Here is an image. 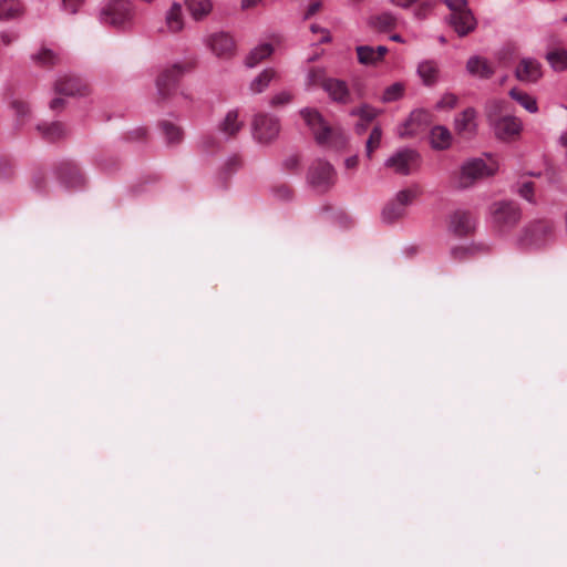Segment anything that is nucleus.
Instances as JSON below:
<instances>
[{
	"label": "nucleus",
	"instance_id": "nucleus-1",
	"mask_svg": "<svg viewBox=\"0 0 567 567\" xmlns=\"http://www.w3.org/2000/svg\"><path fill=\"white\" fill-rule=\"evenodd\" d=\"M300 115L311 131L318 145L330 150H341L346 146L348 138L344 131L340 127L329 125L317 109H301Z\"/></svg>",
	"mask_w": 567,
	"mask_h": 567
},
{
	"label": "nucleus",
	"instance_id": "nucleus-2",
	"mask_svg": "<svg viewBox=\"0 0 567 567\" xmlns=\"http://www.w3.org/2000/svg\"><path fill=\"white\" fill-rule=\"evenodd\" d=\"M486 158L474 157L465 161L460 169L457 186L468 188L476 182L494 176L499 169V163L492 154H486Z\"/></svg>",
	"mask_w": 567,
	"mask_h": 567
},
{
	"label": "nucleus",
	"instance_id": "nucleus-3",
	"mask_svg": "<svg viewBox=\"0 0 567 567\" xmlns=\"http://www.w3.org/2000/svg\"><path fill=\"white\" fill-rule=\"evenodd\" d=\"M102 23L116 29L128 30L134 25V6L128 1H114L106 4L100 14Z\"/></svg>",
	"mask_w": 567,
	"mask_h": 567
},
{
	"label": "nucleus",
	"instance_id": "nucleus-4",
	"mask_svg": "<svg viewBox=\"0 0 567 567\" xmlns=\"http://www.w3.org/2000/svg\"><path fill=\"white\" fill-rule=\"evenodd\" d=\"M503 102L493 103L495 110L502 109ZM488 123L495 136L503 141H511L519 135L522 122L512 115L498 116L496 111L491 110L487 114Z\"/></svg>",
	"mask_w": 567,
	"mask_h": 567
},
{
	"label": "nucleus",
	"instance_id": "nucleus-5",
	"mask_svg": "<svg viewBox=\"0 0 567 567\" xmlns=\"http://www.w3.org/2000/svg\"><path fill=\"white\" fill-rule=\"evenodd\" d=\"M193 68L190 62H177L164 68L156 79L157 94L163 99L167 97L175 90L178 80Z\"/></svg>",
	"mask_w": 567,
	"mask_h": 567
},
{
	"label": "nucleus",
	"instance_id": "nucleus-6",
	"mask_svg": "<svg viewBox=\"0 0 567 567\" xmlns=\"http://www.w3.org/2000/svg\"><path fill=\"white\" fill-rule=\"evenodd\" d=\"M251 125L254 140L260 144L271 143L280 133V122L278 117L270 114H256Z\"/></svg>",
	"mask_w": 567,
	"mask_h": 567
},
{
	"label": "nucleus",
	"instance_id": "nucleus-7",
	"mask_svg": "<svg viewBox=\"0 0 567 567\" xmlns=\"http://www.w3.org/2000/svg\"><path fill=\"white\" fill-rule=\"evenodd\" d=\"M554 226L547 220H537L528 225L522 237L519 245L525 248H538L545 245L553 236Z\"/></svg>",
	"mask_w": 567,
	"mask_h": 567
},
{
	"label": "nucleus",
	"instance_id": "nucleus-8",
	"mask_svg": "<svg viewBox=\"0 0 567 567\" xmlns=\"http://www.w3.org/2000/svg\"><path fill=\"white\" fill-rule=\"evenodd\" d=\"M417 196L416 189H403L396 193L382 210V219L385 223H393L405 215L406 207Z\"/></svg>",
	"mask_w": 567,
	"mask_h": 567
},
{
	"label": "nucleus",
	"instance_id": "nucleus-9",
	"mask_svg": "<svg viewBox=\"0 0 567 567\" xmlns=\"http://www.w3.org/2000/svg\"><path fill=\"white\" fill-rule=\"evenodd\" d=\"M493 224L499 230H506L520 219V210L514 203H495L489 208Z\"/></svg>",
	"mask_w": 567,
	"mask_h": 567
},
{
	"label": "nucleus",
	"instance_id": "nucleus-10",
	"mask_svg": "<svg viewBox=\"0 0 567 567\" xmlns=\"http://www.w3.org/2000/svg\"><path fill=\"white\" fill-rule=\"evenodd\" d=\"M308 181L316 189L326 192L336 182L334 168L330 163L319 159L309 168Z\"/></svg>",
	"mask_w": 567,
	"mask_h": 567
},
{
	"label": "nucleus",
	"instance_id": "nucleus-11",
	"mask_svg": "<svg viewBox=\"0 0 567 567\" xmlns=\"http://www.w3.org/2000/svg\"><path fill=\"white\" fill-rule=\"evenodd\" d=\"M432 123V114L423 109L414 110L411 112L409 118L404 122V124L399 127V135L411 136L417 134L420 131L424 130Z\"/></svg>",
	"mask_w": 567,
	"mask_h": 567
},
{
	"label": "nucleus",
	"instance_id": "nucleus-12",
	"mask_svg": "<svg viewBox=\"0 0 567 567\" xmlns=\"http://www.w3.org/2000/svg\"><path fill=\"white\" fill-rule=\"evenodd\" d=\"M205 43L218 58L229 59L235 54V42L226 32H217L208 35Z\"/></svg>",
	"mask_w": 567,
	"mask_h": 567
},
{
	"label": "nucleus",
	"instance_id": "nucleus-13",
	"mask_svg": "<svg viewBox=\"0 0 567 567\" xmlns=\"http://www.w3.org/2000/svg\"><path fill=\"white\" fill-rule=\"evenodd\" d=\"M417 158L413 150L404 148L390 156L384 165L401 175L410 174V165Z\"/></svg>",
	"mask_w": 567,
	"mask_h": 567
},
{
	"label": "nucleus",
	"instance_id": "nucleus-14",
	"mask_svg": "<svg viewBox=\"0 0 567 567\" xmlns=\"http://www.w3.org/2000/svg\"><path fill=\"white\" fill-rule=\"evenodd\" d=\"M454 128L463 138H472L476 134V111L472 107L464 110L454 120Z\"/></svg>",
	"mask_w": 567,
	"mask_h": 567
},
{
	"label": "nucleus",
	"instance_id": "nucleus-15",
	"mask_svg": "<svg viewBox=\"0 0 567 567\" xmlns=\"http://www.w3.org/2000/svg\"><path fill=\"white\" fill-rule=\"evenodd\" d=\"M516 79L524 83H535L542 75L540 63L533 58H524L518 63L515 71Z\"/></svg>",
	"mask_w": 567,
	"mask_h": 567
},
{
	"label": "nucleus",
	"instance_id": "nucleus-16",
	"mask_svg": "<svg viewBox=\"0 0 567 567\" xmlns=\"http://www.w3.org/2000/svg\"><path fill=\"white\" fill-rule=\"evenodd\" d=\"M474 227L475 220L468 212L457 209L451 214L449 228L456 236H465L470 234Z\"/></svg>",
	"mask_w": 567,
	"mask_h": 567
},
{
	"label": "nucleus",
	"instance_id": "nucleus-17",
	"mask_svg": "<svg viewBox=\"0 0 567 567\" xmlns=\"http://www.w3.org/2000/svg\"><path fill=\"white\" fill-rule=\"evenodd\" d=\"M55 91L68 96L84 95L87 93V85L76 76L63 75L55 82Z\"/></svg>",
	"mask_w": 567,
	"mask_h": 567
},
{
	"label": "nucleus",
	"instance_id": "nucleus-18",
	"mask_svg": "<svg viewBox=\"0 0 567 567\" xmlns=\"http://www.w3.org/2000/svg\"><path fill=\"white\" fill-rule=\"evenodd\" d=\"M323 91L336 103L347 104L351 100L349 86L343 80L329 78L328 82L324 83Z\"/></svg>",
	"mask_w": 567,
	"mask_h": 567
},
{
	"label": "nucleus",
	"instance_id": "nucleus-19",
	"mask_svg": "<svg viewBox=\"0 0 567 567\" xmlns=\"http://www.w3.org/2000/svg\"><path fill=\"white\" fill-rule=\"evenodd\" d=\"M466 71L470 75L483 80L489 79L495 72L487 59L480 55H473L467 60Z\"/></svg>",
	"mask_w": 567,
	"mask_h": 567
},
{
	"label": "nucleus",
	"instance_id": "nucleus-20",
	"mask_svg": "<svg viewBox=\"0 0 567 567\" xmlns=\"http://www.w3.org/2000/svg\"><path fill=\"white\" fill-rule=\"evenodd\" d=\"M451 24L460 37H464L474 30L476 21L472 12L466 8L461 10L460 13L451 14Z\"/></svg>",
	"mask_w": 567,
	"mask_h": 567
},
{
	"label": "nucleus",
	"instance_id": "nucleus-21",
	"mask_svg": "<svg viewBox=\"0 0 567 567\" xmlns=\"http://www.w3.org/2000/svg\"><path fill=\"white\" fill-rule=\"evenodd\" d=\"M59 178L66 187L71 188L80 187L84 183L78 166L71 162L63 163L60 166Z\"/></svg>",
	"mask_w": 567,
	"mask_h": 567
},
{
	"label": "nucleus",
	"instance_id": "nucleus-22",
	"mask_svg": "<svg viewBox=\"0 0 567 567\" xmlns=\"http://www.w3.org/2000/svg\"><path fill=\"white\" fill-rule=\"evenodd\" d=\"M416 72L423 84L431 86L439 81L440 66L435 60H424L419 63Z\"/></svg>",
	"mask_w": 567,
	"mask_h": 567
},
{
	"label": "nucleus",
	"instance_id": "nucleus-23",
	"mask_svg": "<svg viewBox=\"0 0 567 567\" xmlns=\"http://www.w3.org/2000/svg\"><path fill=\"white\" fill-rule=\"evenodd\" d=\"M278 78V73L272 68L262 70L249 84V90L254 94L262 93Z\"/></svg>",
	"mask_w": 567,
	"mask_h": 567
},
{
	"label": "nucleus",
	"instance_id": "nucleus-24",
	"mask_svg": "<svg viewBox=\"0 0 567 567\" xmlns=\"http://www.w3.org/2000/svg\"><path fill=\"white\" fill-rule=\"evenodd\" d=\"M165 23L169 32L176 33L184 28L182 6L174 2L165 14Z\"/></svg>",
	"mask_w": 567,
	"mask_h": 567
},
{
	"label": "nucleus",
	"instance_id": "nucleus-25",
	"mask_svg": "<svg viewBox=\"0 0 567 567\" xmlns=\"http://www.w3.org/2000/svg\"><path fill=\"white\" fill-rule=\"evenodd\" d=\"M185 6L196 21L206 18L213 10L212 0H185Z\"/></svg>",
	"mask_w": 567,
	"mask_h": 567
},
{
	"label": "nucleus",
	"instance_id": "nucleus-26",
	"mask_svg": "<svg viewBox=\"0 0 567 567\" xmlns=\"http://www.w3.org/2000/svg\"><path fill=\"white\" fill-rule=\"evenodd\" d=\"M274 52V47L270 43H261L255 47L245 60L247 68H255L265 59L269 58Z\"/></svg>",
	"mask_w": 567,
	"mask_h": 567
},
{
	"label": "nucleus",
	"instance_id": "nucleus-27",
	"mask_svg": "<svg viewBox=\"0 0 567 567\" xmlns=\"http://www.w3.org/2000/svg\"><path fill=\"white\" fill-rule=\"evenodd\" d=\"M452 143L451 132L445 126H435L431 131V145L435 150H446Z\"/></svg>",
	"mask_w": 567,
	"mask_h": 567
},
{
	"label": "nucleus",
	"instance_id": "nucleus-28",
	"mask_svg": "<svg viewBox=\"0 0 567 567\" xmlns=\"http://www.w3.org/2000/svg\"><path fill=\"white\" fill-rule=\"evenodd\" d=\"M327 71L324 68L315 66L307 71L305 85L307 90H311L316 86L324 87V83L328 82Z\"/></svg>",
	"mask_w": 567,
	"mask_h": 567
},
{
	"label": "nucleus",
	"instance_id": "nucleus-29",
	"mask_svg": "<svg viewBox=\"0 0 567 567\" xmlns=\"http://www.w3.org/2000/svg\"><path fill=\"white\" fill-rule=\"evenodd\" d=\"M243 127V122L238 118V112L230 110L219 125L220 131L227 136L236 135Z\"/></svg>",
	"mask_w": 567,
	"mask_h": 567
},
{
	"label": "nucleus",
	"instance_id": "nucleus-30",
	"mask_svg": "<svg viewBox=\"0 0 567 567\" xmlns=\"http://www.w3.org/2000/svg\"><path fill=\"white\" fill-rule=\"evenodd\" d=\"M23 8L19 0L0 1V20L16 19L22 14Z\"/></svg>",
	"mask_w": 567,
	"mask_h": 567
},
{
	"label": "nucleus",
	"instance_id": "nucleus-31",
	"mask_svg": "<svg viewBox=\"0 0 567 567\" xmlns=\"http://www.w3.org/2000/svg\"><path fill=\"white\" fill-rule=\"evenodd\" d=\"M509 95L513 100H515L522 107H524L529 113H536L538 111L537 101L530 94L520 91L518 89H512L509 91Z\"/></svg>",
	"mask_w": 567,
	"mask_h": 567
},
{
	"label": "nucleus",
	"instance_id": "nucleus-32",
	"mask_svg": "<svg viewBox=\"0 0 567 567\" xmlns=\"http://www.w3.org/2000/svg\"><path fill=\"white\" fill-rule=\"evenodd\" d=\"M38 131L41 135L50 142H54L66 134V130L62 123L54 122L51 124H41L38 125Z\"/></svg>",
	"mask_w": 567,
	"mask_h": 567
},
{
	"label": "nucleus",
	"instance_id": "nucleus-33",
	"mask_svg": "<svg viewBox=\"0 0 567 567\" xmlns=\"http://www.w3.org/2000/svg\"><path fill=\"white\" fill-rule=\"evenodd\" d=\"M546 59L556 71H564L567 68V52L563 49L548 52Z\"/></svg>",
	"mask_w": 567,
	"mask_h": 567
},
{
	"label": "nucleus",
	"instance_id": "nucleus-34",
	"mask_svg": "<svg viewBox=\"0 0 567 567\" xmlns=\"http://www.w3.org/2000/svg\"><path fill=\"white\" fill-rule=\"evenodd\" d=\"M32 60L42 66L54 65L60 61V58L52 50L42 48L38 53L32 55Z\"/></svg>",
	"mask_w": 567,
	"mask_h": 567
},
{
	"label": "nucleus",
	"instance_id": "nucleus-35",
	"mask_svg": "<svg viewBox=\"0 0 567 567\" xmlns=\"http://www.w3.org/2000/svg\"><path fill=\"white\" fill-rule=\"evenodd\" d=\"M358 61L363 65H377L378 60L374 48L370 45H359L355 48Z\"/></svg>",
	"mask_w": 567,
	"mask_h": 567
},
{
	"label": "nucleus",
	"instance_id": "nucleus-36",
	"mask_svg": "<svg viewBox=\"0 0 567 567\" xmlns=\"http://www.w3.org/2000/svg\"><path fill=\"white\" fill-rule=\"evenodd\" d=\"M161 127L168 144H176L182 141L183 132L179 126L175 125L172 122L163 121L161 123Z\"/></svg>",
	"mask_w": 567,
	"mask_h": 567
},
{
	"label": "nucleus",
	"instance_id": "nucleus-37",
	"mask_svg": "<svg viewBox=\"0 0 567 567\" xmlns=\"http://www.w3.org/2000/svg\"><path fill=\"white\" fill-rule=\"evenodd\" d=\"M381 140L382 131L379 126H374L365 144V153L369 158H371L373 151L380 146Z\"/></svg>",
	"mask_w": 567,
	"mask_h": 567
},
{
	"label": "nucleus",
	"instance_id": "nucleus-38",
	"mask_svg": "<svg viewBox=\"0 0 567 567\" xmlns=\"http://www.w3.org/2000/svg\"><path fill=\"white\" fill-rule=\"evenodd\" d=\"M396 19L392 13L384 12L373 19V24L381 31H385L395 27Z\"/></svg>",
	"mask_w": 567,
	"mask_h": 567
},
{
	"label": "nucleus",
	"instance_id": "nucleus-39",
	"mask_svg": "<svg viewBox=\"0 0 567 567\" xmlns=\"http://www.w3.org/2000/svg\"><path fill=\"white\" fill-rule=\"evenodd\" d=\"M12 110L14 111V114L17 116L18 125H23L29 116V105L21 100H14L11 103Z\"/></svg>",
	"mask_w": 567,
	"mask_h": 567
},
{
	"label": "nucleus",
	"instance_id": "nucleus-40",
	"mask_svg": "<svg viewBox=\"0 0 567 567\" xmlns=\"http://www.w3.org/2000/svg\"><path fill=\"white\" fill-rule=\"evenodd\" d=\"M403 92H404V86L402 83H399V82L393 83L384 90L383 95H382V101L383 102L396 101L403 95Z\"/></svg>",
	"mask_w": 567,
	"mask_h": 567
},
{
	"label": "nucleus",
	"instance_id": "nucleus-41",
	"mask_svg": "<svg viewBox=\"0 0 567 567\" xmlns=\"http://www.w3.org/2000/svg\"><path fill=\"white\" fill-rule=\"evenodd\" d=\"M293 99V94L290 91L282 90L280 92L275 93L269 100V105L271 107H281L288 105Z\"/></svg>",
	"mask_w": 567,
	"mask_h": 567
},
{
	"label": "nucleus",
	"instance_id": "nucleus-42",
	"mask_svg": "<svg viewBox=\"0 0 567 567\" xmlns=\"http://www.w3.org/2000/svg\"><path fill=\"white\" fill-rule=\"evenodd\" d=\"M351 115L360 116L365 122H370L377 117L378 111L372 106L362 105L361 107L352 110Z\"/></svg>",
	"mask_w": 567,
	"mask_h": 567
},
{
	"label": "nucleus",
	"instance_id": "nucleus-43",
	"mask_svg": "<svg viewBox=\"0 0 567 567\" xmlns=\"http://www.w3.org/2000/svg\"><path fill=\"white\" fill-rule=\"evenodd\" d=\"M457 104V97L453 93H445L441 100L436 103L437 110L454 109Z\"/></svg>",
	"mask_w": 567,
	"mask_h": 567
},
{
	"label": "nucleus",
	"instance_id": "nucleus-44",
	"mask_svg": "<svg viewBox=\"0 0 567 567\" xmlns=\"http://www.w3.org/2000/svg\"><path fill=\"white\" fill-rule=\"evenodd\" d=\"M18 39V34L12 31L0 32V51L11 45Z\"/></svg>",
	"mask_w": 567,
	"mask_h": 567
},
{
	"label": "nucleus",
	"instance_id": "nucleus-45",
	"mask_svg": "<svg viewBox=\"0 0 567 567\" xmlns=\"http://www.w3.org/2000/svg\"><path fill=\"white\" fill-rule=\"evenodd\" d=\"M518 193L524 199L528 200L529 203L534 202V185L532 182L524 183L519 187Z\"/></svg>",
	"mask_w": 567,
	"mask_h": 567
},
{
	"label": "nucleus",
	"instance_id": "nucleus-46",
	"mask_svg": "<svg viewBox=\"0 0 567 567\" xmlns=\"http://www.w3.org/2000/svg\"><path fill=\"white\" fill-rule=\"evenodd\" d=\"M84 0H62L63 10L68 13L74 14L83 4Z\"/></svg>",
	"mask_w": 567,
	"mask_h": 567
},
{
	"label": "nucleus",
	"instance_id": "nucleus-47",
	"mask_svg": "<svg viewBox=\"0 0 567 567\" xmlns=\"http://www.w3.org/2000/svg\"><path fill=\"white\" fill-rule=\"evenodd\" d=\"M443 2L449 7L452 13H460L461 10L467 7L466 0H443Z\"/></svg>",
	"mask_w": 567,
	"mask_h": 567
},
{
	"label": "nucleus",
	"instance_id": "nucleus-48",
	"mask_svg": "<svg viewBox=\"0 0 567 567\" xmlns=\"http://www.w3.org/2000/svg\"><path fill=\"white\" fill-rule=\"evenodd\" d=\"M310 30L313 33H320L321 34V37L318 40L319 43L329 42L330 39H331L329 31L327 29H324V28H321V27L317 25V24H312L310 27Z\"/></svg>",
	"mask_w": 567,
	"mask_h": 567
},
{
	"label": "nucleus",
	"instance_id": "nucleus-49",
	"mask_svg": "<svg viewBox=\"0 0 567 567\" xmlns=\"http://www.w3.org/2000/svg\"><path fill=\"white\" fill-rule=\"evenodd\" d=\"M467 252V249L464 247H454L451 249V255L456 260L464 259Z\"/></svg>",
	"mask_w": 567,
	"mask_h": 567
},
{
	"label": "nucleus",
	"instance_id": "nucleus-50",
	"mask_svg": "<svg viewBox=\"0 0 567 567\" xmlns=\"http://www.w3.org/2000/svg\"><path fill=\"white\" fill-rule=\"evenodd\" d=\"M320 7H321V3L318 1L310 3L305 13V19H309L310 17L316 14L319 11Z\"/></svg>",
	"mask_w": 567,
	"mask_h": 567
},
{
	"label": "nucleus",
	"instance_id": "nucleus-51",
	"mask_svg": "<svg viewBox=\"0 0 567 567\" xmlns=\"http://www.w3.org/2000/svg\"><path fill=\"white\" fill-rule=\"evenodd\" d=\"M276 196L281 199H288L291 196V192L286 186H280L276 189Z\"/></svg>",
	"mask_w": 567,
	"mask_h": 567
},
{
	"label": "nucleus",
	"instance_id": "nucleus-52",
	"mask_svg": "<svg viewBox=\"0 0 567 567\" xmlns=\"http://www.w3.org/2000/svg\"><path fill=\"white\" fill-rule=\"evenodd\" d=\"M388 48L385 45H379L374 48L375 55L378 60L381 62L384 58V55L388 53Z\"/></svg>",
	"mask_w": 567,
	"mask_h": 567
},
{
	"label": "nucleus",
	"instance_id": "nucleus-53",
	"mask_svg": "<svg viewBox=\"0 0 567 567\" xmlns=\"http://www.w3.org/2000/svg\"><path fill=\"white\" fill-rule=\"evenodd\" d=\"M393 4L401 7V8H409L412 3H414L416 0H390Z\"/></svg>",
	"mask_w": 567,
	"mask_h": 567
},
{
	"label": "nucleus",
	"instance_id": "nucleus-54",
	"mask_svg": "<svg viewBox=\"0 0 567 567\" xmlns=\"http://www.w3.org/2000/svg\"><path fill=\"white\" fill-rule=\"evenodd\" d=\"M347 168H354L358 165V156H350L344 162Z\"/></svg>",
	"mask_w": 567,
	"mask_h": 567
},
{
	"label": "nucleus",
	"instance_id": "nucleus-55",
	"mask_svg": "<svg viewBox=\"0 0 567 567\" xmlns=\"http://www.w3.org/2000/svg\"><path fill=\"white\" fill-rule=\"evenodd\" d=\"M261 0H241V8L243 9H250L255 6H257Z\"/></svg>",
	"mask_w": 567,
	"mask_h": 567
},
{
	"label": "nucleus",
	"instance_id": "nucleus-56",
	"mask_svg": "<svg viewBox=\"0 0 567 567\" xmlns=\"http://www.w3.org/2000/svg\"><path fill=\"white\" fill-rule=\"evenodd\" d=\"M62 105H63V100L60 99V97H56V99L52 100L51 103H50V107L52 110H55V109H58V107H60Z\"/></svg>",
	"mask_w": 567,
	"mask_h": 567
},
{
	"label": "nucleus",
	"instance_id": "nucleus-57",
	"mask_svg": "<svg viewBox=\"0 0 567 567\" xmlns=\"http://www.w3.org/2000/svg\"><path fill=\"white\" fill-rule=\"evenodd\" d=\"M559 142L563 146L567 147V132H564L560 137H559Z\"/></svg>",
	"mask_w": 567,
	"mask_h": 567
},
{
	"label": "nucleus",
	"instance_id": "nucleus-58",
	"mask_svg": "<svg viewBox=\"0 0 567 567\" xmlns=\"http://www.w3.org/2000/svg\"><path fill=\"white\" fill-rule=\"evenodd\" d=\"M390 39L395 42H403V39L399 34H393L390 37Z\"/></svg>",
	"mask_w": 567,
	"mask_h": 567
},
{
	"label": "nucleus",
	"instance_id": "nucleus-59",
	"mask_svg": "<svg viewBox=\"0 0 567 567\" xmlns=\"http://www.w3.org/2000/svg\"><path fill=\"white\" fill-rule=\"evenodd\" d=\"M364 130V125L363 124H358L357 125V131L360 133Z\"/></svg>",
	"mask_w": 567,
	"mask_h": 567
},
{
	"label": "nucleus",
	"instance_id": "nucleus-60",
	"mask_svg": "<svg viewBox=\"0 0 567 567\" xmlns=\"http://www.w3.org/2000/svg\"><path fill=\"white\" fill-rule=\"evenodd\" d=\"M439 41H440L441 43H445V42H446V40H445V38H444V37H440V38H439Z\"/></svg>",
	"mask_w": 567,
	"mask_h": 567
},
{
	"label": "nucleus",
	"instance_id": "nucleus-61",
	"mask_svg": "<svg viewBox=\"0 0 567 567\" xmlns=\"http://www.w3.org/2000/svg\"><path fill=\"white\" fill-rule=\"evenodd\" d=\"M288 163H290V165H296L297 161L296 159H289Z\"/></svg>",
	"mask_w": 567,
	"mask_h": 567
}]
</instances>
